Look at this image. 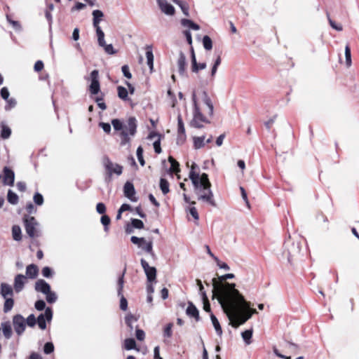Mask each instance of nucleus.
Segmentation results:
<instances>
[{
    "label": "nucleus",
    "instance_id": "obj_1",
    "mask_svg": "<svg viewBox=\"0 0 359 359\" xmlns=\"http://www.w3.org/2000/svg\"><path fill=\"white\" fill-rule=\"evenodd\" d=\"M213 110L214 106L208 93L202 90H194L192 93L191 126L199 128L210 123Z\"/></svg>",
    "mask_w": 359,
    "mask_h": 359
},
{
    "label": "nucleus",
    "instance_id": "obj_2",
    "mask_svg": "<svg viewBox=\"0 0 359 359\" xmlns=\"http://www.w3.org/2000/svg\"><path fill=\"white\" fill-rule=\"evenodd\" d=\"M222 308L229 318V325L235 328L243 325L253 314L257 313L256 309L250 308V303L245 299L241 293Z\"/></svg>",
    "mask_w": 359,
    "mask_h": 359
},
{
    "label": "nucleus",
    "instance_id": "obj_3",
    "mask_svg": "<svg viewBox=\"0 0 359 359\" xmlns=\"http://www.w3.org/2000/svg\"><path fill=\"white\" fill-rule=\"evenodd\" d=\"M234 278L233 273H227L223 276H220L218 278H214L212 280V297L216 298L221 305H228V303L236 296L241 294V292L236 289V285L234 283H229L226 282L227 279H231Z\"/></svg>",
    "mask_w": 359,
    "mask_h": 359
},
{
    "label": "nucleus",
    "instance_id": "obj_4",
    "mask_svg": "<svg viewBox=\"0 0 359 359\" xmlns=\"http://www.w3.org/2000/svg\"><path fill=\"white\" fill-rule=\"evenodd\" d=\"M197 167L195 163H193L191 167L189 177L194 187V192L199 201L205 203L212 207H216L217 203L214 198V194L211 190V183L206 173L199 175L194 169Z\"/></svg>",
    "mask_w": 359,
    "mask_h": 359
},
{
    "label": "nucleus",
    "instance_id": "obj_5",
    "mask_svg": "<svg viewBox=\"0 0 359 359\" xmlns=\"http://www.w3.org/2000/svg\"><path fill=\"white\" fill-rule=\"evenodd\" d=\"M131 242L137 245L142 251L153 255V243L151 241H147L144 238L132 236Z\"/></svg>",
    "mask_w": 359,
    "mask_h": 359
},
{
    "label": "nucleus",
    "instance_id": "obj_6",
    "mask_svg": "<svg viewBox=\"0 0 359 359\" xmlns=\"http://www.w3.org/2000/svg\"><path fill=\"white\" fill-rule=\"evenodd\" d=\"M136 130V120L135 118H130L128 121L127 126H125L124 130L121 133V144H125L129 141L128 137V132L130 135H133Z\"/></svg>",
    "mask_w": 359,
    "mask_h": 359
},
{
    "label": "nucleus",
    "instance_id": "obj_7",
    "mask_svg": "<svg viewBox=\"0 0 359 359\" xmlns=\"http://www.w3.org/2000/svg\"><path fill=\"white\" fill-rule=\"evenodd\" d=\"M13 324L16 333L22 334L26 327L25 319L21 315H16L13 318Z\"/></svg>",
    "mask_w": 359,
    "mask_h": 359
},
{
    "label": "nucleus",
    "instance_id": "obj_8",
    "mask_svg": "<svg viewBox=\"0 0 359 359\" xmlns=\"http://www.w3.org/2000/svg\"><path fill=\"white\" fill-rule=\"evenodd\" d=\"M98 71L93 70L90 76V92L93 94H97L100 91V83L98 80Z\"/></svg>",
    "mask_w": 359,
    "mask_h": 359
},
{
    "label": "nucleus",
    "instance_id": "obj_9",
    "mask_svg": "<svg viewBox=\"0 0 359 359\" xmlns=\"http://www.w3.org/2000/svg\"><path fill=\"white\" fill-rule=\"evenodd\" d=\"M158 7L162 13L168 16L175 15V8L167 0H157Z\"/></svg>",
    "mask_w": 359,
    "mask_h": 359
},
{
    "label": "nucleus",
    "instance_id": "obj_10",
    "mask_svg": "<svg viewBox=\"0 0 359 359\" xmlns=\"http://www.w3.org/2000/svg\"><path fill=\"white\" fill-rule=\"evenodd\" d=\"M104 167L107 174L111 176L113 174L120 175L122 173V167L116 163H114L111 161L105 160Z\"/></svg>",
    "mask_w": 359,
    "mask_h": 359
},
{
    "label": "nucleus",
    "instance_id": "obj_11",
    "mask_svg": "<svg viewBox=\"0 0 359 359\" xmlns=\"http://www.w3.org/2000/svg\"><path fill=\"white\" fill-rule=\"evenodd\" d=\"M141 264L147 278L149 282H152L156 279V269L154 266H150L149 264L143 259H141Z\"/></svg>",
    "mask_w": 359,
    "mask_h": 359
},
{
    "label": "nucleus",
    "instance_id": "obj_12",
    "mask_svg": "<svg viewBox=\"0 0 359 359\" xmlns=\"http://www.w3.org/2000/svg\"><path fill=\"white\" fill-rule=\"evenodd\" d=\"M25 229H26L27 233L30 237H34L36 235L35 226L37 224L35 221V219L33 217H25Z\"/></svg>",
    "mask_w": 359,
    "mask_h": 359
},
{
    "label": "nucleus",
    "instance_id": "obj_13",
    "mask_svg": "<svg viewBox=\"0 0 359 359\" xmlns=\"http://www.w3.org/2000/svg\"><path fill=\"white\" fill-rule=\"evenodd\" d=\"M52 316L53 313L51 309L50 308H47L45 311L44 314H41L37 318L39 327L41 330H45L46 327V319L48 321H50L52 319Z\"/></svg>",
    "mask_w": 359,
    "mask_h": 359
},
{
    "label": "nucleus",
    "instance_id": "obj_14",
    "mask_svg": "<svg viewBox=\"0 0 359 359\" xmlns=\"http://www.w3.org/2000/svg\"><path fill=\"white\" fill-rule=\"evenodd\" d=\"M26 276L22 274H18L15 277L13 287L16 292H20L22 290L26 283Z\"/></svg>",
    "mask_w": 359,
    "mask_h": 359
},
{
    "label": "nucleus",
    "instance_id": "obj_15",
    "mask_svg": "<svg viewBox=\"0 0 359 359\" xmlns=\"http://www.w3.org/2000/svg\"><path fill=\"white\" fill-rule=\"evenodd\" d=\"M123 190L124 194L127 198H128L131 201H137L135 188L132 183L127 182L124 185Z\"/></svg>",
    "mask_w": 359,
    "mask_h": 359
},
{
    "label": "nucleus",
    "instance_id": "obj_16",
    "mask_svg": "<svg viewBox=\"0 0 359 359\" xmlns=\"http://www.w3.org/2000/svg\"><path fill=\"white\" fill-rule=\"evenodd\" d=\"M4 177L3 182L6 185L13 186L15 180V174L13 170L7 167L4 168Z\"/></svg>",
    "mask_w": 359,
    "mask_h": 359
},
{
    "label": "nucleus",
    "instance_id": "obj_17",
    "mask_svg": "<svg viewBox=\"0 0 359 359\" xmlns=\"http://www.w3.org/2000/svg\"><path fill=\"white\" fill-rule=\"evenodd\" d=\"M212 136H210L206 140H205V136H201V137L194 136V137H193L194 147L196 149H201L205 146V142L210 143L212 142Z\"/></svg>",
    "mask_w": 359,
    "mask_h": 359
},
{
    "label": "nucleus",
    "instance_id": "obj_18",
    "mask_svg": "<svg viewBox=\"0 0 359 359\" xmlns=\"http://www.w3.org/2000/svg\"><path fill=\"white\" fill-rule=\"evenodd\" d=\"M93 15V25L95 29H97V27H100V23L104 17V13L100 10H95L92 13Z\"/></svg>",
    "mask_w": 359,
    "mask_h": 359
},
{
    "label": "nucleus",
    "instance_id": "obj_19",
    "mask_svg": "<svg viewBox=\"0 0 359 359\" xmlns=\"http://www.w3.org/2000/svg\"><path fill=\"white\" fill-rule=\"evenodd\" d=\"M35 290L46 294L50 290V287L45 280L41 279L36 282Z\"/></svg>",
    "mask_w": 359,
    "mask_h": 359
},
{
    "label": "nucleus",
    "instance_id": "obj_20",
    "mask_svg": "<svg viewBox=\"0 0 359 359\" xmlns=\"http://www.w3.org/2000/svg\"><path fill=\"white\" fill-rule=\"evenodd\" d=\"M1 294L4 298L11 297L13 295V290L8 283H2L1 284Z\"/></svg>",
    "mask_w": 359,
    "mask_h": 359
},
{
    "label": "nucleus",
    "instance_id": "obj_21",
    "mask_svg": "<svg viewBox=\"0 0 359 359\" xmlns=\"http://www.w3.org/2000/svg\"><path fill=\"white\" fill-rule=\"evenodd\" d=\"M186 313L187 316L194 318L196 321L199 320L198 311L191 302H189L188 306L186 309Z\"/></svg>",
    "mask_w": 359,
    "mask_h": 359
},
{
    "label": "nucleus",
    "instance_id": "obj_22",
    "mask_svg": "<svg viewBox=\"0 0 359 359\" xmlns=\"http://www.w3.org/2000/svg\"><path fill=\"white\" fill-rule=\"evenodd\" d=\"M123 347L127 351L134 349L137 351H140V348L137 347L136 341L133 338H127L123 341Z\"/></svg>",
    "mask_w": 359,
    "mask_h": 359
},
{
    "label": "nucleus",
    "instance_id": "obj_23",
    "mask_svg": "<svg viewBox=\"0 0 359 359\" xmlns=\"http://www.w3.org/2000/svg\"><path fill=\"white\" fill-rule=\"evenodd\" d=\"M39 273V269L35 264H29L26 268V278L34 279Z\"/></svg>",
    "mask_w": 359,
    "mask_h": 359
},
{
    "label": "nucleus",
    "instance_id": "obj_24",
    "mask_svg": "<svg viewBox=\"0 0 359 359\" xmlns=\"http://www.w3.org/2000/svg\"><path fill=\"white\" fill-rule=\"evenodd\" d=\"M168 161L170 163V172L175 173L177 178L180 179L179 172H180V169L179 163L172 156L168 157Z\"/></svg>",
    "mask_w": 359,
    "mask_h": 359
},
{
    "label": "nucleus",
    "instance_id": "obj_25",
    "mask_svg": "<svg viewBox=\"0 0 359 359\" xmlns=\"http://www.w3.org/2000/svg\"><path fill=\"white\" fill-rule=\"evenodd\" d=\"M183 34L186 36L188 43L191 46L190 50H191V62L196 61V55H195L194 48L192 46V37H191V32L189 30H184Z\"/></svg>",
    "mask_w": 359,
    "mask_h": 359
},
{
    "label": "nucleus",
    "instance_id": "obj_26",
    "mask_svg": "<svg viewBox=\"0 0 359 359\" xmlns=\"http://www.w3.org/2000/svg\"><path fill=\"white\" fill-rule=\"evenodd\" d=\"M181 24L184 28H187L189 31V29L198 30L200 29L197 24L188 19H182Z\"/></svg>",
    "mask_w": 359,
    "mask_h": 359
},
{
    "label": "nucleus",
    "instance_id": "obj_27",
    "mask_svg": "<svg viewBox=\"0 0 359 359\" xmlns=\"http://www.w3.org/2000/svg\"><path fill=\"white\" fill-rule=\"evenodd\" d=\"M177 67L180 74H183L186 67V57L184 53H180L177 59Z\"/></svg>",
    "mask_w": 359,
    "mask_h": 359
},
{
    "label": "nucleus",
    "instance_id": "obj_28",
    "mask_svg": "<svg viewBox=\"0 0 359 359\" xmlns=\"http://www.w3.org/2000/svg\"><path fill=\"white\" fill-rule=\"evenodd\" d=\"M210 319H211L212 325H213V327H214L217 334L219 336H222V327L220 326V324H219L217 318H216V316L213 313L210 314Z\"/></svg>",
    "mask_w": 359,
    "mask_h": 359
},
{
    "label": "nucleus",
    "instance_id": "obj_29",
    "mask_svg": "<svg viewBox=\"0 0 359 359\" xmlns=\"http://www.w3.org/2000/svg\"><path fill=\"white\" fill-rule=\"evenodd\" d=\"M147 63L149 67L150 72L154 70V54L151 48H148L146 52Z\"/></svg>",
    "mask_w": 359,
    "mask_h": 359
},
{
    "label": "nucleus",
    "instance_id": "obj_30",
    "mask_svg": "<svg viewBox=\"0 0 359 359\" xmlns=\"http://www.w3.org/2000/svg\"><path fill=\"white\" fill-rule=\"evenodd\" d=\"M137 320L138 318L135 316L132 313H128L125 318L126 323L130 327V330H133V323H136Z\"/></svg>",
    "mask_w": 359,
    "mask_h": 359
},
{
    "label": "nucleus",
    "instance_id": "obj_31",
    "mask_svg": "<svg viewBox=\"0 0 359 359\" xmlns=\"http://www.w3.org/2000/svg\"><path fill=\"white\" fill-rule=\"evenodd\" d=\"M206 63L205 62H199L197 61H192L191 63V70L194 73H198L200 70L205 69L206 68Z\"/></svg>",
    "mask_w": 359,
    "mask_h": 359
},
{
    "label": "nucleus",
    "instance_id": "obj_32",
    "mask_svg": "<svg viewBox=\"0 0 359 359\" xmlns=\"http://www.w3.org/2000/svg\"><path fill=\"white\" fill-rule=\"evenodd\" d=\"M221 61H222L221 57L219 55L217 56V57L215 60V61L212 67V69H211L210 81H212L214 79L216 72L217 71V68L219 66V65L221 64Z\"/></svg>",
    "mask_w": 359,
    "mask_h": 359
},
{
    "label": "nucleus",
    "instance_id": "obj_33",
    "mask_svg": "<svg viewBox=\"0 0 359 359\" xmlns=\"http://www.w3.org/2000/svg\"><path fill=\"white\" fill-rule=\"evenodd\" d=\"M21 229L18 225H14L12 228V236L13 238L15 241H20L22 239L21 236Z\"/></svg>",
    "mask_w": 359,
    "mask_h": 359
},
{
    "label": "nucleus",
    "instance_id": "obj_34",
    "mask_svg": "<svg viewBox=\"0 0 359 359\" xmlns=\"http://www.w3.org/2000/svg\"><path fill=\"white\" fill-rule=\"evenodd\" d=\"M1 137L4 139L8 138L11 134V128L8 126L4 124V123H1Z\"/></svg>",
    "mask_w": 359,
    "mask_h": 359
},
{
    "label": "nucleus",
    "instance_id": "obj_35",
    "mask_svg": "<svg viewBox=\"0 0 359 359\" xmlns=\"http://www.w3.org/2000/svg\"><path fill=\"white\" fill-rule=\"evenodd\" d=\"M243 339L245 341V344L249 345L251 344V338L252 336V330H248L242 332L241 334Z\"/></svg>",
    "mask_w": 359,
    "mask_h": 359
},
{
    "label": "nucleus",
    "instance_id": "obj_36",
    "mask_svg": "<svg viewBox=\"0 0 359 359\" xmlns=\"http://www.w3.org/2000/svg\"><path fill=\"white\" fill-rule=\"evenodd\" d=\"M7 199L8 201L13 205H15L18 202V196L11 190H8V191Z\"/></svg>",
    "mask_w": 359,
    "mask_h": 359
},
{
    "label": "nucleus",
    "instance_id": "obj_37",
    "mask_svg": "<svg viewBox=\"0 0 359 359\" xmlns=\"http://www.w3.org/2000/svg\"><path fill=\"white\" fill-rule=\"evenodd\" d=\"M4 299H5V302H4V311L5 312H8L12 309L13 304H14V301H13L12 297L4 298Z\"/></svg>",
    "mask_w": 359,
    "mask_h": 359
},
{
    "label": "nucleus",
    "instance_id": "obj_38",
    "mask_svg": "<svg viewBox=\"0 0 359 359\" xmlns=\"http://www.w3.org/2000/svg\"><path fill=\"white\" fill-rule=\"evenodd\" d=\"M117 91L119 98L123 100H126L128 99V91L126 88L121 86H118Z\"/></svg>",
    "mask_w": 359,
    "mask_h": 359
},
{
    "label": "nucleus",
    "instance_id": "obj_39",
    "mask_svg": "<svg viewBox=\"0 0 359 359\" xmlns=\"http://www.w3.org/2000/svg\"><path fill=\"white\" fill-rule=\"evenodd\" d=\"M95 30L97 36L98 44L100 46H104L105 43L104 33L102 30L101 27H97V29H95Z\"/></svg>",
    "mask_w": 359,
    "mask_h": 359
},
{
    "label": "nucleus",
    "instance_id": "obj_40",
    "mask_svg": "<svg viewBox=\"0 0 359 359\" xmlns=\"http://www.w3.org/2000/svg\"><path fill=\"white\" fill-rule=\"evenodd\" d=\"M160 188L163 194H168L170 191L168 182L166 180L161 178L160 180Z\"/></svg>",
    "mask_w": 359,
    "mask_h": 359
},
{
    "label": "nucleus",
    "instance_id": "obj_41",
    "mask_svg": "<svg viewBox=\"0 0 359 359\" xmlns=\"http://www.w3.org/2000/svg\"><path fill=\"white\" fill-rule=\"evenodd\" d=\"M344 52H345L346 65L347 67H350L351 66L352 62H351V50L348 45L346 46Z\"/></svg>",
    "mask_w": 359,
    "mask_h": 359
},
{
    "label": "nucleus",
    "instance_id": "obj_42",
    "mask_svg": "<svg viewBox=\"0 0 359 359\" xmlns=\"http://www.w3.org/2000/svg\"><path fill=\"white\" fill-rule=\"evenodd\" d=\"M203 44L205 49L210 50L212 48V41L208 36H205L203 38Z\"/></svg>",
    "mask_w": 359,
    "mask_h": 359
},
{
    "label": "nucleus",
    "instance_id": "obj_43",
    "mask_svg": "<svg viewBox=\"0 0 359 359\" xmlns=\"http://www.w3.org/2000/svg\"><path fill=\"white\" fill-rule=\"evenodd\" d=\"M131 224L133 228L138 229H142L144 226L143 222L138 219H132Z\"/></svg>",
    "mask_w": 359,
    "mask_h": 359
},
{
    "label": "nucleus",
    "instance_id": "obj_44",
    "mask_svg": "<svg viewBox=\"0 0 359 359\" xmlns=\"http://www.w3.org/2000/svg\"><path fill=\"white\" fill-rule=\"evenodd\" d=\"M100 221H101V223H102V224L104 225V231H105L106 232H107V231H108V230H109V227H108V226L109 225L110 222H111L110 218H109L107 215H103L102 216V217H101Z\"/></svg>",
    "mask_w": 359,
    "mask_h": 359
},
{
    "label": "nucleus",
    "instance_id": "obj_45",
    "mask_svg": "<svg viewBox=\"0 0 359 359\" xmlns=\"http://www.w3.org/2000/svg\"><path fill=\"white\" fill-rule=\"evenodd\" d=\"M203 309L207 312H210V305L206 293H203Z\"/></svg>",
    "mask_w": 359,
    "mask_h": 359
},
{
    "label": "nucleus",
    "instance_id": "obj_46",
    "mask_svg": "<svg viewBox=\"0 0 359 359\" xmlns=\"http://www.w3.org/2000/svg\"><path fill=\"white\" fill-rule=\"evenodd\" d=\"M177 133H185V128H184V123H183V121H182V117L180 115L178 116L177 117Z\"/></svg>",
    "mask_w": 359,
    "mask_h": 359
},
{
    "label": "nucleus",
    "instance_id": "obj_47",
    "mask_svg": "<svg viewBox=\"0 0 359 359\" xmlns=\"http://www.w3.org/2000/svg\"><path fill=\"white\" fill-rule=\"evenodd\" d=\"M137 159L140 162V163L141 164V165H144V160L143 158V149L142 148V147H139L137 149Z\"/></svg>",
    "mask_w": 359,
    "mask_h": 359
},
{
    "label": "nucleus",
    "instance_id": "obj_48",
    "mask_svg": "<svg viewBox=\"0 0 359 359\" xmlns=\"http://www.w3.org/2000/svg\"><path fill=\"white\" fill-rule=\"evenodd\" d=\"M46 300L49 303H53L57 299L56 294L55 292H51L50 290H49L48 292H47L46 294Z\"/></svg>",
    "mask_w": 359,
    "mask_h": 359
},
{
    "label": "nucleus",
    "instance_id": "obj_49",
    "mask_svg": "<svg viewBox=\"0 0 359 359\" xmlns=\"http://www.w3.org/2000/svg\"><path fill=\"white\" fill-rule=\"evenodd\" d=\"M145 332L140 329H136L135 337L138 341H142L145 339Z\"/></svg>",
    "mask_w": 359,
    "mask_h": 359
},
{
    "label": "nucleus",
    "instance_id": "obj_50",
    "mask_svg": "<svg viewBox=\"0 0 359 359\" xmlns=\"http://www.w3.org/2000/svg\"><path fill=\"white\" fill-rule=\"evenodd\" d=\"M154 149L155 151L157 154H160L161 152V138L158 137L156 140L154 142Z\"/></svg>",
    "mask_w": 359,
    "mask_h": 359
},
{
    "label": "nucleus",
    "instance_id": "obj_51",
    "mask_svg": "<svg viewBox=\"0 0 359 359\" xmlns=\"http://www.w3.org/2000/svg\"><path fill=\"white\" fill-rule=\"evenodd\" d=\"M178 6L182 9L183 13L186 16H189V6L187 5V4L182 1Z\"/></svg>",
    "mask_w": 359,
    "mask_h": 359
},
{
    "label": "nucleus",
    "instance_id": "obj_52",
    "mask_svg": "<svg viewBox=\"0 0 359 359\" xmlns=\"http://www.w3.org/2000/svg\"><path fill=\"white\" fill-rule=\"evenodd\" d=\"M101 46L104 48L105 52L108 54L112 55L116 53V51L111 44H106V43H104V45Z\"/></svg>",
    "mask_w": 359,
    "mask_h": 359
},
{
    "label": "nucleus",
    "instance_id": "obj_53",
    "mask_svg": "<svg viewBox=\"0 0 359 359\" xmlns=\"http://www.w3.org/2000/svg\"><path fill=\"white\" fill-rule=\"evenodd\" d=\"M187 139L186 133H178L177 138V144L179 145L183 144Z\"/></svg>",
    "mask_w": 359,
    "mask_h": 359
},
{
    "label": "nucleus",
    "instance_id": "obj_54",
    "mask_svg": "<svg viewBox=\"0 0 359 359\" xmlns=\"http://www.w3.org/2000/svg\"><path fill=\"white\" fill-rule=\"evenodd\" d=\"M3 332L6 338H10L11 335V328L8 325H3Z\"/></svg>",
    "mask_w": 359,
    "mask_h": 359
},
{
    "label": "nucleus",
    "instance_id": "obj_55",
    "mask_svg": "<svg viewBox=\"0 0 359 359\" xmlns=\"http://www.w3.org/2000/svg\"><path fill=\"white\" fill-rule=\"evenodd\" d=\"M25 323L30 327L34 326L36 324V318L33 314H31L28 316L27 320H25Z\"/></svg>",
    "mask_w": 359,
    "mask_h": 359
},
{
    "label": "nucleus",
    "instance_id": "obj_56",
    "mask_svg": "<svg viewBox=\"0 0 359 359\" xmlns=\"http://www.w3.org/2000/svg\"><path fill=\"white\" fill-rule=\"evenodd\" d=\"M121 70H122V72L123 74V75L127 78V79H131L132 78V74L130 72V69H129V67L128 65H123L121 68Z\"/></svg>",
    "mask_w": 359,
    "mask_h": 359
},
{
    "label": "nucleus",
    "instance_id": "obj_57",
    "mask_svg": "<svg viewBox=\"0 0 359 359\" xmlns=\"http://www.w3.org/2000/svg\"><path fill=\"white\" fill-rule=\"evenodd\" d=\"M111 123L116 130H120L123 128L122 123L118 119L112 120Z\"/></svg>",
    "mask_w": 359,
    "mask_h": 359
},
{
    "label": "nucleus",
    "instance_id": "obj_58",
    "mask_svg": "<svg viewBox=\"0 0 359 359\" xmlns=\"http://www.w3.org/2000/svg\"><path fill=\"white\" fill-rule=\"evenodd\" d=\"M43 350H44L45 353L49 354L53 351L54 346L52 343L48 342L45 344Z\"/></svg>",
    "mask_w": 359,
    "mask_h": 359
},
{
    "label": "nucleus",
    "instance_id": "obj_59",
    "mask_svg": "<svg viewBox=\"0 0 359 359\" xmlns=\"http://www.w3.org/2000/svg\"><path fill=\"white\" fill-rule=\"evenodd\" d=\"M7 21L13 26V27L17 30L20 29V25L18 21L11 20L8 15H6Z\"/></svg>",
    "mask_w": 359,
    "mask_h": 359
},
{
    "label": "nucleus",
    "instance_id": "obj_60",
    "mask_svg": "<svg viewBox=\"0 0 359 359\" xmlns=\"http://www.w3.org/2000/svg\"><path fill=\"white\" fill-rule=\"evenodd\" d=\"M172 323H169L164 329V335L167 337H170L172 336Z\"/></svg>",
    "mask_w": 359,
    "mask_h": 359
},
{
    "label": "nucleus",
    "instance_id": "obj_61",
    "mask_svg": "<svg viewBox=\"0 0 359 359\" xmlns=\"http://www.w3.org/2000/svg\"><path fill=\"white\" fill-rule=\"evenodd\" d=\"M214 259L215 260V262H217V266L220 268V269H223L224 270H229V266L227 265V264H226L225 262H222L221 261H219L217 257H214Z\"/></svg>",
    "mask_w": 359,
    "mask_h": 359
},
{
    "label": "nucleus",
    "instance_id": "obj_62",
    "mask_svg": "<svg viewBox=\"0 0 359 359\" xmlns=\"http://www.w3.org/2000/svg\"><path fill=\"white\" fill-rule=\"evenodd\" d=\"M86 8V4L80 2L76 3L75 6L72 8L71 11L74 12L76 11L83 10Z\"/></svg>",
    "mask_w": 359,
    "mask_h": 359
},
{
    "label": "nucleus",
    "instance_id": "obj_63",
    "mask_svg": "<svg viewBox=\"0 0 359 359\" xmlns=\"http://www.w3.org/2000/svg\"><path fill=\"white\" fill-rule=\"evenodd\" d=\"M96 210L99 214H104L106 211L105 205L102 203H99L96 205Z\"/></svg>",
    "mask_w": 359,
    "mask_h": 359
},
{
    "label": "nucleus",
    "instance_id": "obj_64",
    "mask_svg": "<svg viewBox=\"0 0 359 359\" xmlns=\"http://www.w3.org/2000/svg\"><path fill=\"white\" fill-rule=\"evenodd\" d=\"M34 201L36 204H37L39 205H42L43 202V198L42 195H41L40 194H38V193L36 194L34 196Z\"/></svg>",
    "mask_w": 359,
    "mask_h": 359
}]
</instances>
